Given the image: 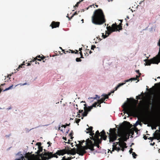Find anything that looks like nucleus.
I'll use <instances>...</instances> for the list:
<instances>
[{"label": "nucleus", "instance_id": "nucleus-1", "mask_svg": "<svg viewBox=\"0 0 160 160\" xmlns=\"http://www.w3.org/2000/svg\"><path fill=\"white\" fill-rule=\"evenodd\" d=\"M92 23L96 25H100L106 22L105 16L102 10L101 9L95 10L92 17Z\"/></svg>", "mask_w": 160, "mask_h": 160}, {"label": "nucleus", "instance_id": "nucleus-2", "mask_svg": "<svg viewBox=\"0 0 160 160\" xmlns=\"http://www.w3.org/2000/svg\"><path fill=\"white\" fill-rule=\"evenodd\" d=\"M68 150H67L66 149L58 150L54 154H53L52 152H44L43 153H42L40 155V157H41L42 160H48L53 157L57 158L58 157V155H63L66 153L68 154L69 153L68 152Z\"/></svg>", "mask_w": 160, "mask_h": 160}, {"label": "nucleus", "instance_id": "nucleus-3", "mask_svg": "<svg viewBox=\"0 0 160 160\" xmlns=\"http://www.w3.org/2000/svg\"><path fill=\"white\" fill-rule=\"evenodd\" d=\"M86 144V145L85 146H83L82 145H80L79 147H78V154L79 155L83 156L87 152L86 150L88 149L92 151H94L93 141H92L91 140H90L89 138L87 139ZM76 145L78 147V144H77Z\"/></svg>", "mask_w": 160, "mask_h": 160}, {"label": "nucleus", "instance_id": "nucleus-4", "mask_svg": "<svg viewBox=\"0 0 160 160\" xmlns=\"http://www.w3.org/2000/svg\"><path fill=\"white\" fill-rule=\"evenodd\" d=\"M107 29L108 31V32L106 33V34L104 35V33H102V37L103 38H107L112 32L114 31H117L122 29V27L120 25H117L116 23L113 24L112 27L110 26L107 27Z\"/></svg>", "mask_w": 160, "mask_h": 160}, {"label": "nucleus", "instance_id": "nucleus-5", "mask_svg": "<svg viewBox=\"0 0 160 160\" xmlns=\"http://www.w3.org/2000/svg\"><path fill=\"white\" fill-rule=\"evenodd\" d=\"M125 111L129 115H139L140 111L136 108L132 107L126 106L124 109Z\"/></svg>", "mask_w": 160, "mask_h": 160}, {"label": "nucleus", "instance_id": "nucleus-6", "mask_svg": "<svg viewBox=\"0 0 160 160\" xmlns=\"http://www.w3.org/2000/svg\"><path fill=\"white\" fill-rule=\"evenodd\" d=\"M144 61L146 63V65H150L151 64H158L160 62V51L157 55L152 59H146Z\"/></svg>", "mask_w": 160, "mask_h": 160}, {"label": "nucleus", "instance_id": "nucleus-7", "mask_svg": "<svg viewBox=\"0 0 160 160\" xmlns=\"http://www.w3.org/2000/svg\"><path fill=\"white\" fill-rule=\"evenodd\" d=\"M116 129L115 128L112 129L110 128V132L108 133L109 134V142H113L116 140L118 136L121 137V135L117 134L116 132Z\"/></svg>", "mask_w": 160, "mask_h": 160}, {"label": "nucleus", "instance_id": "nucleus-8", "mask_svg": "<svg viewBox=\"0 0 160 160\" xmlns=\"http://www.w3.org/2000/svg\"><path fill=\"white\" fill-rule=\"evenodd\" d=\"M92 109V108L91 106L88 107H84V111L82 113V117L81 118V119H82L83 118V117L87 116L88 112L90 111Z\"/></svg>", "mask_w": 160, "mask_h": 160}, {"label": "nucleus", "instance_id": "nucleus-9", "mask_svg": "<svg viewBox=\"0 0 160 160\" xmlns=\"http://www.w3.org/2000/svg\"><path fill=\"white\" fill-rule=\"evenodd\" d=\"M92 141H93V144L94 146H96L98 148H99L100 147L99 144L101 143L102 139L95 140V138H93V140Z\"/></svg>", "mask_w": 160, "mask_h": 160}, {"label": "nucleus", "instance_id": "nucleus-10", "mask_svg": "<svg viewBox=\"0 0 160 160\" xmlns=\"http://www.w3.org/2000/svg\"><path fill=\"white\" fill-rule=\"evenodd\" d=\"M60 23L59 22H56L55 21H52L51 24L50 25L52 28L59 27Z\"/></svg>", "mask_w": 160, "mask_h": 160}, {"label": "nucleus", "instance_id": "nucleus-11", "mask_svg": "<svg viewBox=\"0 0 160 160\" xmlns=\"http://www.w3.org/2000/svg\"><path fill=\"white\" fill-rule=\"evenodd\" d=\"M100 136V133H99V131L98 130H97L96 132L94 137H90V138L91 139V140H93V138H95V140L100 139L99 138Z\"/></svg>", "mask_w": 160, "mask_h": 160}, {"label": "nucleus", "instance_id": "nucleus-12", "mask_svg": "<svg viewBox=\"0 0 160 160\" xmlns=\"http://www.w3.org/2000/svg\"><path fill=\"white\" fill-rule=\"evenodd\" d=\"M101 135L100 134V136L101 137V138L100 139H103V140H105L107 139V136L106 135V133L104 130H102L101 132Z\"/></svg>", "mask_w": 160, "mask_h": 160}, {"label": "nucleus", "instance_id": "nucleus-13", "mask_svg": "<svg viewBox=\"0 0 160 160\" xmlns=\"http://www.w3.org/2000/svg\"><path fill=\"white\" fill-rule=\"evenodd\" d=\"M69 152H70V153L73 155H75L76 153L78 154V148L76 149L74 148L71 149V150H68V152L69 153H70Z\"/></svg>", "mask_w": 160, "mask_h": 160}, {"label": "nucleus", "instance_id": "nucleus-14", "mask_svg": "<svg viewBox=\"0 0 160 160\" xmlns=\"http://www.w3.org/2000/svg\"><path fill=\"white\" fill-rule=\"evenodd\" d=\"M128 138H127L126 135H124L119 138L118 140H120L122 142H124L126 141Z\"/></svg>", "mask_w": 160, "mask_h": 160}, {"label": "nucleus", "instance_id": "nucleus-15", "mask_svg": "<svg viewBox=\"0 0 160 160\" xmlns=\"http://www.w3.org/2000/svg\"><path fill=\"white\" fill-rule=\"evenodd\" d=\"M119 140V142H115L114 143H113V145H116V146L118 145V144L120 146V147H121V146H122V144H124V146H126V142H122L121 140Z\"/></svg>", "mask_w": 160, "mask_h": 160}, {"label": "nucleus", "instance_id": "nucleus-16", "mask_svg": "<svg viewBox=\"0 0 160 160\" xmlns=\"http://www.w3.org/2000/svg\"><path fill=\"white\" fill-rule=\"evenodd\" d=\"M112 151H111V153H112V151H114L115 150L117 151L118 152L121 150V148L120 147H117L116 146V145H112Z\"/></svg>", "mask_w": 160, "mask_h": 160}, {"label": "nucleus", "instance_id": "nucleus-17", "mask_svg": "<svg viewBox=\"0 0 160 160\" xmlns=\"http://www.w3.org/2000/svg\"><path fill=\"white\" fill-rule=\"evenodd\" d=\"M139 76H138V75H137L136 78H131L130 79H129L125 81V83L126 82H128L129 81H132V80H134L135 81V80H138V81H139Z\"/></svg>", "mask_w": 160, "mask_h": 160}, {"label": "nucleus", "instance_id": "nucleus-18", "mask_svg": "<svg viewBox=\"0 0 160 160\" xmlns=\"http://www.w3.org/2000/svg\"><path fill=\"white\" fill-rule=\"evenodd\" d=\"M154 139L158 140L160 139V133H156L154 135Z\"/></svg>", "mask_w": 160, "mask_h": 160}, {"label": "nucleus", "instance_id": "nucleus-19", "mask_svg": "<svg viewBox=\"0 0 160 160\" xmlns=\"http://www.w3.org/2000/svg\"><path fill=\"white\" fill-rule=\"evenodd\" d=\"M125 84V83L124 82V83H119L116 87L115 88H114V90L115 91H116L120 87H121V86L123 85L124 84Z\"/></svg>", "mask_w": 160, "mask_h": 160}, {"label": "nucleus", "instance_id": "nucleus-20", "mask_svg": "<svg viewBox=\"0 0 160 160\" xmlns=\"http://www.w3.org/2000/svg\"><path fill=\"white\" fill-rule=\"evenodd\" d=\"M111 95V93H109L108 94H103L102 96H103L104 97L102 98L104 99V100L106 99H108L109 97V96Z\"/></svg>", "mask_w": 160, "mask_h": 160}, {"label": "nucleus", "instance_id": "nucleus-21", "mask_svg": "<svg viewBox=\"0 0 160 160\" xmlns=\"http://www.w3.org/2000/svg\"><path fill=\"white\" fill-rule=\"evenodd\" d=\"M104 99L102 98L98 100L97 102L98 104H100L101 103L104 102Z\"/></svg>", "mask_w": 160, "mask_h": 160}, {"label": "nucleus", "instance_id": "nucleus-22", "mask_svg": "<svg viewBox=\"0 0 160 160\" xmlns=\"http://www.w3.org/2000/svg\"><path fill=\"white\" fill-rule=\"evenodd\" d=\"M122 146H121V147H120L121 148V150L122 151H124L125 150L124 148H127V144H126V146H124V145L123 144H122Z\"/></svg>", "mask_w": 160, "mask_h": 160}, {"label": "nucleus", "instance_id": "nucleus-23", "mask_svg": "<svg viewBox=\"0 0 160 160\" xmlns=\"http://www.w3.org/2000/svg\"><path fill=\"white\" fill-rule=\"evenodd\" d=\"M124 123H123V125L124 127H128V126L130 125V122H127V121H125Z\"/></svg>", "mask_w": 160, "mask_h": 160}, {"label": "nucleus", "instance_id": "nucleus-24", "mask_svg": "<svg viewBox=\"0 0 160 160\" xmlns=\"http://www.w3.org/2000/svg\"><path fill=\"white\" fill-rule=\"evenodd\" d=\"M93 128L92 127H90L89 128L87 129V130L88 131V132H87V133H88L92 131Z\"/></svg>", "mask_w": 160, "mask_h": 160}, {"label": "nucleus", "instance_id": "nucleus-25", "mask_svg": "<svg viewBox=\"0 0 160 160\" xmlns=\"http://www.w3.org/2000/svg\"><path fill=\"white\" fill-rule=\"evenodd\" d=\"M100 97L98 96L97 95H96V97H89L88 98V99H96L97 98H100Z\"/></svg>", "mask_w": 160, "mask_h": 160}, {"label": "nucleus", "instance_id": "nucleus-26", "mask_svg": "<svg viewBox=\"0 0 160 160\" xmlns=\"http://www.w3.org/2000/svg\"><path fill=\"white\" fill-rule=\"evenodd\" d=\"M98 102H95L94 103L92 106H91V107H92V109L93 107H96L97 104H98Z\"/></svg>", "mask_w": 160, "mask_h": 160}, {"label": "nucleus", "instance_id": "nucleus-27", "mask_svg": "<svg viewBox=\"0 0 160 160\" xmlns=\"http://www.w3.org/2000/svg\"><path fill=\"white\" fill-rule=\"evenodd\" d=\"M36 59H37V58H34L33 59H32V60H31V62H34V61H36V62H35L36 64L38 63V64H39V63L38 62H37Z\"/></svg>", "mask_w": 160, "mask_h": 160}, {"label": "nucleus", "instance_id": "nucleus-28", "mask_svg": "<svg viewBox=\"0 0 160 160\" xmlns=\"http://www.w3.org/2000/svg\"><path fill=\"white\" fill-rule=\"evenodd\" d=\"M13 86V85H12L11 86H10L9 87L6 88L4 90H3V91H7V90H9L10 89H11L12 88Z\"/></svg>", "mask_w": 160, "mask_h": 160}, {"label": "nucleus", "instance_id": "nucleus-29", "mask_svg": "<svg viewBox=\"0 0 160 160\" xmlns=\"http://www.w3.org/2000/svg\"><path fill=\"white\" fill-rule=\"evenodd\" d=\"M73 135V132L72 131L71 132L69 133V136L71 137V139H72L73 138V137H72V136Z\"/></svg>", "mask_w": 160, "mask_h": 160}, {"label": "nucleus", "instance_id": "nucleus-30", "mask_svg": "<svg viewBox=\"0 0 160 160\" xmlns=\"http://www.w3.org/2000/svg\"><path fill=\"white\" fill-rule=\"evenodd\" d=\"M42 56H43V58H37V59H36V60H38V61H41L42 60H43V59H44L45 58V57H44V56L42 55Z\"/></svg>", "mask_w": 160, "mask_h": 160}, {"label": "nucleus", "instance_id": "nucleus-31", "mask_svg": "<svg viewBox=\"0 0 160 160\" xmlns=\"http://www.w3.org/2000/svg\"><path fill=\"white\" fill-rule=\"evenodd\" d=\"M78 14V13H77V12H75L73 14H72V16L71 17V18H69V20H70L71 19V18H72L75 15H77Z\"/></svg>", "mask_w": 160, "mask_h": 160}, {"label": "nucleus", "instance_id": "nucleus-32", "mask_svg": "<svg viewBox=\"0 0 160 160\" xmlns=\"http://www.w3.org/2000/svg\"><path fill=\"white\" fill-rule=\"evenodd\" d=\"M25 65V64L23 63L22 64H21L20 65H19V67H18V68L17 69V70H18V69H20V68H22V66H23V65Z\"/></svg>", "mask_w": 160, "mask_h": 160}, {"label": "nucleus", "instance_id": "nucleus-33", "mask_svg": "<svg viewBox=\"0 0 160 160\" xmlns=\"http://www.w3.org/2000/svg\"><path fill=\"white\" fill-rule=\"evenodd\" d=\"M30 157V154L29 153H27L25 155V157L28 158H29Z\"/></svg>", "mask_w": 160, "mask_h": 160}, {"label": "nucleus", "instance_id": "nucleus-34", "mask_svg": "<svg viewBox=\"0 0 160 160\" xmlns=\"http://www.w3.org/2000/svg\"><path fill=\"white\" fill-rule=\"evenodd\" d=\"M76 61L77 62H81L82 61L81 59V58H76Z\"/></svg>", "mask_w": 160, "mask_h": 160}, {"label": "nucleus", "instance_id": "nucleus-35", "mask_svg": "<svg viewBox=\"0 0 160 160\" xmlns=\"http://www.w3.org/2000/svg\"><path fill=\"white\" fill-rule=\"evenodd\" d=\"M132 155L134 158H136V156H137V155L135 153V152H133L132 153Z\"/></svg>", "mask_w": 160, "mask_h": 160}, {"label": "nucleus", "instance_id": "nucleus-36", "mask_svg": "<svg viewBox=\"0 0 160 160\" xmlns=\"http://www.w3.org/2000/svg\"><path fill=\"white\" fill-rule=\"evenodd\" d=\"M61 160H70L69 158H65V157L64 156L62 158Z\"/></svg>", "mask_w": 160, "mask_h": 160}, {"label": "nucleus", "instance_id": "nucleus-37", "mask_svg": "<svg viewBox=\"0 0 160 160\" xmlns=\"http://www.w3.org/2000/svg\"><path fill=\"white\" fill-rule=\"evenodd\" d=\"M38 150L41 152H42V147H38Z\"/></svg>", "mask_w": 160, "mask_h": 160}, {"label": "nucleus", "instance_id": "nucleus-38", "mask_svg": "<svg viewBox=\"0 0 160 160\" xmlns=\"http://www.w3.org/2000/svg\"><path fill=\"white\" fill-rule=\"evenodd\" d=\"M37 145H38V147H41V143L40 142H38Z\"/></svg>", "mask_w": 160, "mask_h": 160}, {"label": "nucleus", "instance_id": "nucleus-39", "mask_svg": "<svg viewBox=\"0 0 160 160\" xmlns=\"http://www.w3.org/2000/svg\"><path fill=\"white\" fill-rule=\"evenodd\" d=\"M96 48V47L95 45H92L91 46V49L92 50H93L94 49Z\"/></svg>", "mask_w": 160, "mask_h": 160}, {"label": "nucleus", "instance_id": "nucleus-40", "mask_svg": "<svg viewBox=\"0 0 160 160\" xmlns=\"http://www.w3.org/2000/svg\"><path fill=\"white\" fill-rule=\"evenodd\" d=\"M80 3V2H77L76 3V4L75 5V7H78V5H79V4Z\"/></svg>", "mask_w": 160, "mask_h": 160}, {"label": "nucleus", "instance_id": "nucleus-41", "mask_svg": "<svg viewBox=\"0 0 160 160\" xmlns=\"http://www.w3.org/2000/svg\"><path fill=\"white\" fill-rule=\"evenodd\" d=\"M90 136H91L92 137H93V136L94 135V133L92 132H90Z\"/></svg>", "mask_w": 160, "mask_h": 160}, {"label": "nucleus", "instance_id": "nucleus-42", "mask_svg": "<svg viewBox=\"0 0 160 160\" xmlns=\"http://www.w3.org/2000/svg\"><path fill=\"white\" fill-rule=\"evenodd\" d=\"M78 142H79V144H80V145H82L83 144V143L85 142V141L84 140H83L81 142L79 141Z\"/></svg>", "mask_w": 160, "mask_h": 160}, {"label": "nucleus", "instance_id": "nucleus-43", "mask_svg": "<svg viewBox=\"0 0 160 160\" xmlns=\"http://www.w3.org/2000/svg\"><path fill=\"white\" fill-rule=\"evenodd\" d=\"M83 110H79V111H78V113H83Z\"/></svg>", "mask_w": 160, "mask_h": 160}, {"label": "nucleus", "instance_id": "nucleus-44", "mask_svg": "<svg viewBox=\"0 0 160 160\" xmlns=\"http://www.w3.org/2000/svg\"><path fill=\"white\" fill-rule=\"evenodd\" d=\"M79 53H80V55H81L80 58H83V55H82V52L81 51L80 52H79Z\"/></svg>", "mask_w": 160, "mask_h": 160}, {"label": "nucleus", "instance_id": "nucleus-45", "mask_svg": "<svg viewBox=\"0 0 160 160\" xmlns=\"http://www.w3.org/2000/svg\"><path fill=\"white\" fill-rule=\"evenodd\" d=\"M148 139L151 140V141H152L154 139V137H150L149 138H148Z\"/></svg>", "mask_w": 160, "mask_h": 160}, {"label": "nucleus", "instance_id": "nucleus-46", "mask_svg": "<svg viewBox=\"0 0 160 160\" xmlns=\"http://www.w3.org/2000/svg\"><path fill=\"white\" fill-rule=\"evenodd\" d=\"M136 72L137 73H138L139 75V76H140L141 75V73H140L139 72V70H136Z\"/></svg>", "mask_w": 160, "mask_h": 160}, {"label": "nucleus", "instance_id": "nucleus-47", "mask_svg": "<svg viewBox=\"0 0 160 160\" xmlns=\"http://www.w3.org/2000/svg\"><path fill=\"white\" fill-rule=\"evenodd\" d=\"M80 121V119H78L76 121V123H78Z\"/></svg>", "mask_w": 160, "mask_h": 160}, {"label": "nucleus", "instance_id": "nucleus-48", "mask_svg": "<svg viewBox=\"0 0 160 160\" xmlns=\"http://www.w3.org/2000/svg\"><path fill=\"white\" fill-rule=\"evenodd\" d=\"M132 150H133V149L132 148H131L129 151V152L130 153H132L133 152Z\"/></svg>", "mask_w": 160, "mask_h": 160}, {"label": "nucleus", "instance_id": "nucleus-49", "mask_svg": "<svg viewBox=\"0 0 160 160\" xmlns=\"http://www.w3.org/2000/svg\"><path fill=\"white\" fill-rule=\"evenodd\" d=\"M36 58H37V59L38 58H43V56H42V57H41L40 55H39L38 56H37Z\"/></svg>", "mask_w": 160, "mask_h": 160}, {"label": "nucleus", "instance_id": "nucleus-50", "mask_svg": "<svg viewBox=\"0 0 160 160\" xmlns=\"http://www.w3.org/2000/svg\"><path fill=\"white\" fill-rule=\"evenodd\" d=\"M69 51L70 52H71V53H74V52H75V51H73L72 50H71L70 49H69Z\"/></svg>", "mask_w": 160, "mask_h": 160}, {"label": "nucleus", "instance_id": "nucleus-51", "mask_svg": "<svg viewBox=\"0 0 160 160\" xmlns=\"http://www.w3.org/2000/svg\"><path fill=\"white\" fill-rule=\"evenodd\" d=\"M148 106H147L146 107L144 108V110H147L148 109Z\"/></svg>", "mask_w": 160, "mask_h": 160}, {"label": "nucleus", "instance_id": "nucleus-52", "mask_svg": "<svg viewBox=\"0 0 160 160\" xmlns=\"http://www.w3.org/2000/svg\"><path fill=\"white\" fill-rule=\"evenodd\" d=\"M47 144L49 145L48 147H49L51 146V144H52V143L50 142H48Z\"/></svg>", "mask_w": 160, "mask_h": 160}, {"label": "nucleus", "instance_id": "nucleus-53", "mask_svg": "<svg viewBox=\"0 0 160 160\" xmlns=\"http://www.w3.org/2000/svg\"><path fill=\"white\" fill-rule=\"evenodd\" d=\"M60 48H61V49H62V52H63L64 54H66V52H65V50H64V49H63H63H62V48L60 47Z\"/></svg>", "mask_w": 160, "mask_h": 160}, {"label": "nucleus", "instance_id": "nucleus-54", "mask_svg": "<svg viewBox=\"0 0 160 160\" xmlns=\"http://www.w3.org/2000/svg\"><path fill=\"white\" fill-rule=\"evenodd\" d=\"M41 152H40L38 150L37 151L36 153L38 154H39Z\"/></svg>", "mask_w": 160, "mask_h": 160}, {"label": "nucleus", "instance_id": "nucleus-55", "mask_svg": "<svg viewBox=\"0 0 160 160\" xmlns=\"http://www.w3.org/2000/svg\"><path fill=\"white\" fill-rule=\"evenodd\" d=\"M158 45L159 46V50L160 51V41L159 40V42H158Z\"/></svg>", "mask_w": 160, "mask_h": 160}, {"label": "nucleus", "instance_id": "nucleus-56", "mask_svg": "<svg viewBox=\"0 0 160 160\" xmlns=\"http://www.w3.org/2000/svg\"><path fill=\"white\" fill-rule=\"evenodd\" d=\"M143 138L145 140H146L148 138L147 137H146V136H144L143 137Z\"/></svg>", "mask_w": 160, "mask_h": 160}, {"label": "nucleus", "instance_id": "nucleus-57", "mask_svg": "<svg viewBox=\"0 0 160 160\" xmlns=\"http://www.w3.org/2000/svg\"><path fill=\"white\" fill-rule=\"evenodd\" d=\"M20 84L21 85H27V83H23V84Z\"/></svg>", "mask_w": 160, "mask_h": 160}, {"label": "nucleus", "instance_id": "nucleus-58", "mask_svg": "<svg viewBox=\"0 0 160 160\" xmlns=\"http://www.w3.org/2000/svg\"><path fill=\"white\" fill-rule=\"evenodd\" d=\"M76 52L75 51L74 53H75V54H78V50H76Z\"/></svg>", "mask_w": 160, "mask_h": 160}, {"label": "nucleus", "instance_id": "nucleus-59", "mask_svg": "<svg viewBox=\"0 0 160 160\" xmlns=\"http://www.w3.org/2000/svg\"><path fill=\"white\" fill-rule=\"evenodd\" d=\"M63 139L65 140H67V138L66 137H63Z\"/></svg>", "mask_w": 160, "mask_h": 160}, {"label": "nucleus", "instance_id": "nucleus-60", "mask_svg": "<svg viewBox=\"0 0 160 160\" xmlns=\"http://www.w3.org/2000/svg\"><path fill=\"white\" fill-rule=\"evenodd\" d=\"M31 65V63H28V65H27V66H30Z\"/></svg>", "mask_w": 160, "mask_h": 160}, {"label": "nucleus", "instance_id": "nucleus-61", "mask_svg": "<svg viewBox=\"0 0 160 160\" xmlns=\"http://www.w3.org/2000/svg\"><path fill=\"white\" fill-rule=\"evenodd\" d=\"M120 21H121V23L119 24V25H121V26H122V20H120Z\"/></svg>", "mask_w": 160, "mask_h": 160}, {"label": "nucleus", "instance_id": "nucleus-62", "mask_svg": "<svg viewBox=\"0 0 160 160\" xmlns=\"http://www.w3.org/2000/svg\"><path fill=\"white\" fill-rule=\"evenodd\" d=\"M115 90H113V91H111V92H110V93H111V94L112 93H113L114 92Z\"/></svg>", "mask_w": 160, "mask_h": 160}, {"label": "nucleus", "instance_id": "nucleus-63", "mask_svg": "<svg viewBox=\"0 0 160 160\" xmlns=\"http://www.w3.org/2000/svg\"><path fill=\"white\" fill-rule=\"evenodd\" d=\"M65 52H66V53H67V52H69V53H70V52H69V50H68V51H66Z\"/></svg>", "mask_w": 160, "mask_h": 160}, {"label": "nucleus", "instance_id": "nucleus-64", "mask_svg": "<svg viewBox=\"0 0 160 160\" xmlns=\"http://www.w3.org/2000/svg\"><path fill=\"white\" fill-rule=\"evenodd\" d=\"M63 127L64 128H65L66 127V125H63Z\"/></svg>", "mask_w": 160, "mask_h": 160}]
</instances>
